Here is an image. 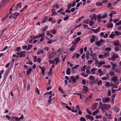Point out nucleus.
<instances>
[{
	"mask_svg": "<svg viewBox=\"0 0 121 121\" xmlns=\"http://www.w3.org/2000/svg\"><path fill=\"white\" fill-rule=\"evenodd\" d=\"M118 56L117 54H113L112 57L108 58V60H115L116 58H117Z\"/></svg>",
	"mask_w": 121,
	"mask_h": 121,
	"instance_id": "f03ea898",
	"label": "nucleus"
},
{
	"mask_svg": "<svg viewBox=\"0 0 121 121\" xmlns=\"http://www.w3.org/2000/svg\"><path fill=\"white\" fill-rule=\"evenodd\" d=\"M86 111L87 112L88 114L90 115H91L92 113L88 109H86Z\"/></svg>",
	"mask_w": 121,
	"mask_h": 121,
	"instance_id": "8fccbe9b",
	"label": "nucleus"
},
{
	"mask_svg": "<svg viewBox=\"0 0 121 121\" xmlns=\"http://www.w3.org/2000/svg\"><path fill=\"white\" fill-rule=\"evenodd\" d=\"M27 86V88L28 91L30 89V85L29 84H24V86Z\"/></svg>",
	"mask_w": 121,
	"mask_h": 121,
	"instance_id": "412c9836",
	"label": "nucleus"
},
{
	"mask_svg": "<svg viewBox=\"0 0 121 121\" xmlns=\"http://www.w3.org/2000/svg\"><path fill=\"white\" fill-rule=\"evenodd\" d=\"M19 14V13L16 12L15 13L13 16V18L14 19H15L17 18V16H18Z\"/></svg>",
	"mask_w": 121,
	"mask_h": 121,
	"instance_id": "4468645a",
	"label": "nucleus"
},
{
	"mask_svg": "<svg viewBox=\"0 0 121 121\" xmlns=\"http://www.w3.org/2000/svg\"><path fill=\"white\" fill-rule=\"evenodd\" d=\"M43 50H39L38 52H37V54L39 55L40 53L43 54Z\"/></svg>",
	"mask_w": 121,
	"mask_h": 121,
	"instance_id": "e433bc0d",
	"label": "nucleus"
},
{
	"mask_svg": "<svg viewBox=\"0 0 121 121\" xmlns=\"http://www.w3.org/2000/svg\"><path fill=\"white\" fill-rule=\"evenodd\" d=\"M112 70L115 69V67H116L117 65L114 63H113L112 64Z\"/></svg>",
	"mask_w": 121,
	"mask_h": 121,
	"instance_id": "7c9ffc66",
	"label": "nucleus"
},
{
	"mask_svg": "<svg viewBox=\"0 0 121 121\" xmlns=\"http://www.w3.org/2000/svg\"><path fill=\"white\" fill-rule=\"evenodd\" d=\"M83 88L84 91H82V93L83 94H85L88 91L87 87L86 86H83Z\"/></svg>",
	"mask_w": 121,
	"mask_h": 121,
	"instance_id": "6e6552de",
	"label": "nucleus"
},
{
	"mask_svg": "<svg viewBox=\"0 0 121 121\" xmlns=\"http://www.w3.org/2000/svg\"><path fill=\"white\" fill-rule=\"evenodd\" d=\"M25 51H22L18 53H16V54L20 56V57H24L25 56Z\"/></svg>",
	"mask_w": 121,
	"mask_h": 121,
	"instance_id": "7ed1b4c3",
	"label": "nucleus"
},
{
	"mask_svg": "<svg viewBox=\"0 0 121 121\" xmlns=\"http://www.w3.org/2000/svg\"><path fill=\"white\" fill-rule=\"evenodd\" d=\"M35 91L38 94H39V91L37 87L35 89Z\"/></svg>",
	"mask_w": 121,
	"mask_h": 121,
	"instance_id": "13d9d810",
	"label": "nucleus"
},
{
	"mask_svg": "<svg viewBox=\"0 0 121 121\" xmlns=\"http://www.w3.org/2000/svg\"><path fill=\"white\" fill-rule=\"evenodd\" d=\"M48 28V26H45L42 29V30H43V31H45Z\"/></svg>",
	"mask_w": 121,
	"mask_h": 121,
	"instance_id": "de8ad7c7",
	"label": "nucleus"
},
{
	"mask_svg": "<svg viewBox=\"0 0 121 121\" xmlns=\"http://www.w3.org/2000/svg\"><path fill=\"white\" fill-rule=\"evenodd\" d=\"M39 68L41 69L42 73L43 74V75H44V71L45 70V69L44 68H43L40 66H38Z\"/></svg>",
	"mask_w": 121,
	"mask_h": 121,
	"instance_id": "9b49d317",
	"label": "nucleus"
},
{
	"mask_svg": "<svg viewBox=\"0 0 121 121\" xmlns=\"http://www.w3.org/2000/svg\"><path fill=\"white\" fill-rule=\"evenodd\" d=\"M111 49L110 48L107 47L105 49V51H111Z\"/></svg>",
	"mask_w": 121,
	"mask_h": 121,
	"instance_id": "603ef678",
	"label": "nucleus"
},
{
	"mask_svg": "<svg viewBox=\"0 0 121 121\" xmlns=\"http://www.w3.org/2000/svg\"><path fill=\"white\" fill-rule=\"evenodd\" d=\"M107 75L106 77H104L102 78V79L103 80H106L109 78L108 74H107Z\"/></svg>",
	"mask_w": 121,
	"mask_h": 121,
	"instance_id": "a211bd4d",
	"label": "nucleus"
},
{
	"mask_svg": "<svg viewBox=\"0 0 121 121\" xmlns=\"http://www.w3.org/2000/svg\"><path fill=\"white\" fill-rule=\"evenodd\" d=\"M114 46H118V45H119V43L117 42H114Z\"/></svg>",
	"mask_w": 121,
	"mask_h": 121,
	"instance_id": "052dcab7",
	"label": "nucleus"
},
{
	"mask_svg": "<svg viewBox=\"0 0 121 121\" xmlns=\"http://www.w3.org/2000/svg\"><path fill=\"white\" fill-rule=\"evenodd\" d=\"M107 15L106 14V13H104V15H103L102 17H101V18L103 19L104 18L106 17Z\"/></svg>",
	"mask_w": 121,
	"mask_h": 121,
	"instance_id": "bf43d9fd",
	"label": "nucleus"
},
{
	"mask_svg": "<svg viewBox=\"0 0 121 121\" xmlns=\"http://www.w3.org/2000/svg\"><path fill=\"white\" fill-rule=\"evenodd\" d=\"M110 106L109 104H105L104 106V109L106 110H108L110 107Z\"/></svg>",
	"mask_w": 121,
	"mask_h": 121,
	"instance_id": "9d476101",
	"label": "nucleus"
},
{
	"mask_svg": "<svg viewBox=\"0 0 121 121\" xmlns=\"http://www.w3.org/2000/svg\"><path fill=\"white\" fill-rule=\"evenodd\" d=\"M45 34L44 33H43L42 34H39V35H38V37L39 38V37H45Z\"/></svg>",
	"mask_w": 121,
	"mask_h": 121,
	"instance_id": "5701e85b",
	"label": "nucleus"
},
{
	"mask_svg": "<svg viewBox=\"0 0 121 121\" xmlns=\"http://www.w3.org/2000/svg\"><path fill=\"white\" fill-rule=\"evenodd\" d=\"M79 66L78 65H76L74 67H73L72 68V69H77V67H79Z\"/></svg>",
	"mask_w": 121,
	"mask_h": 121,
	"instance_id": "ea45409f",
	"label": "nucleus"
},
{
	"mask_svg": "<svg viewBox=\"0 0 121 121\" xmlns=\"http://www.w3.org/2000/svg\"><path fill=\"white\" fill-rule=\"evenodd\" d=\"M115 50L116 52H117L119 50V49L117 47H115Z\"/></svg>",
	"mask_w": 121,
	"mask_h": 121,
	"instance_id": "338daca9",
	"label": "nucleus"
},
{
	"mask_svg": "<svg viewBox=\"0 0 121 121\" xmlns=\"http://www.w3.org/2000/svg\"><path fill=\"white\" fill-rule=\"evenodd\" d=\"M32 70V68H31L28 69V70L27 71V73L29 75L30 74Z\"/></svg>",
	"mask_w": 121,
	"mask_h": 121,
	"instance_id": "c756f323",
	"label": "nucleus"
},
{
	"mask_svg": "<svg viewBox=\"0 0 121 121\" xmlns=\"http://www.w3.org/2000/svg\"><path fill=\"white\" fill-rule=\"evenodd\" d=\"M102 100L104 103H107L110 100V99L108 97L103 98L102 99Z\"/></svg>",
	"mask_w": 121,
	"mask_h": 121,
	"instance_id": "39448f33",
	"label": "nucleus"
},
{
	"mask_svg": "<svg viewBox=\"0 0 121 121\" xmlns=\"http://www.w3.org/2000/svg\"><path fill=\"white\" fill-rule=\"evenodd\" d=\"M22 5L21 3H19L18 4L16 8V9H17L18 8H21V7Z\"/></svg>",
	"mask_w": 121,
	"mask_h": 121,
	"instance_id": "2f4dec72",
	"label": "nucleus"
},
{
	"mask_svg": "<svg viewBox=\"0 0 121 121\" xmlns=\"http://www.w3.org/2000/svg\"><path fill=\"white\" fill-rule=\"evenodd\" d=\"M27 5H26L24 7L23 9H22L21 10H20V12H23L25 9L27 8Z\"/></svg>",
	"mask_w": 121,
	"mask_h": 121,
	"instance_id": "f704fd0d",
	"label": "nucleus"
},
{
	"mask_svg": "<svg viewBox=\"0 0 121 121\" xmlns=\"http://www.w3.org/2000/svg\"><path fill=\"white\" fill-rule=\"evenodd\" d=\"M121 24V20L120 21L116 23V25H119Z\"/></svg>",
	"mask_w": 121,
	"mask_h": 121,
	"instance_id": "774afa93",
	"label": "nucleus"
},
{
	"mask_svg": "<svg viewBox=\"0 0 121 121\" xmlns=\"http://www.w3.org/2000/svg\"><path fill=\"white\" fill-rule=\"evenodd\" d=\"M110 55V53L108 52L105 53L103 54L104 57H103V59H104L106 57L109 56Z\"/></svg>",
	"mask_w": 121,
	"mask_h": 121,
	"instance_id": "f8f14e48",
	"label": "nucleus"
},
{
	"mask_svg": "<svg viewBox=\"0 0 121 121\" xmlns=\"http://www.w3.org/2000/svg\"><path fill=\"white\" fill-rule=\"evenodd\" d=\"M97 17L96 15V14H94L93 15V18L92 19H94L95 20H96V19Z\"/></svg>",
	"mask_w": 121,
	"mask_h": 121,
	"instance_id": "c03bdc74",
	"label": "nucleus"
},
{
	"mask_svg": "<svg viewBox=\"0 0 121 121\" xmlns=\"http://www.w3.org/2000/svg\"><path fill=\"white\" fill-rule=\"evenodd\" d=\"M95 37L94 35H92V38L90 40L91 42L92 43L94 42V41H95Z\"/></svg>",
	"mask_w": 121,
	"mask_h": 121,
	"instance_id": "6ab92c4d",
	"label": "nucleus"
},
{
	"mask_svg": "<svg viewBox=\"0 0 121 121\" xmlns=\"http://www.w3.org/2000/svg\"><path fill=\"white\" fill-rule=\"evenodd\" d=\"M58 88L59 90L60 91L61 93L62 94H64L65 93V92L63 91L61 87H59Z\"/></svg>",
	"mask_w": 121,
	"mask_h": 121,
	"instance_id": "c85d7f7f",
	"label": "nucleus"
},
{
	"mask_svg": "<svg viewBox=\"0 0 121 121\" xmlns=\"http://www.w3.org/2000/svg\"><path fill=\"white\" fill-rule=\"evenodd\" d=\"M98 57L100 58H102L103 59V57H104V55H102L101 54H99V55Z\"/></svg>",
	"mask_w": 121,
	"mask_h": 121,
	"instance_id": "69168bd1",
	"label": "nucleus"
},
{
	"mask_svg": "<svg viewBox=\"0 0 121 121\" xmlns=\"http://www.w3.org/2000/svg\"><path fill=\"white\" fill-rule=\"evenodd\" d=\"M47 18H45L43 19V20L42 21V23H43L45 22L47 20Z\"/></svg>",
	"mask_w": 121,
	"mask_h": 121,
	"instance_id": "5fc2aeb1",
	"label": "nucleus"
},
{
	"mask_svg": "<svg viewBox=\"0 0 121 121\" xmlns=\"http://www.w3.org/2000/svg\"><path fill=\"white\" fill-rule=\"evenodd\" d=\"M79 120L80 121H86V120L85 118L82 117H81Z\"/></svg>",
	"mask_w": 121,
	"mask_h": 121,
	"instance_id": "a18cd8bd",
	"label": "nucleus"
},
{
	"mask_svg": "<svg viewBox=\"0 0 121 121\" xmlns=\"http://www.w3.org/2000/svg\"><path fill=\"white\" fill-rule=\"evenodd\" d=\"M71 78V80L73 81L74 83L75 82L76 80L74 77H73L72 76Z\"/></svg>",
	"mask_w": 121,
	"mask_h": 121,
	"instance_id": "72a5a7b5",
	"label": "nucleus"
},
{
	"mask_svg": "<svg viewBox=\"0 0 121 121\" xmlns=\"http://www.w3.org/2000/svg\"><path fill=\"white\" fill-rule=\"evenodd\" d=\"M96 69L95 68H93L91 70V71L92 72V74H94L95 73H93L95 71V70Z\"/></svg>",
	"mask_w": 121,
	"mask_h": 121,
	"instance_id": "c9c22d12",
	"label": "nucleus"
},
{
	"mask_svg": "<svg viewBox=\"0 0 121 121\" xmlns=\"http://www.w3.org/2000/svg\"><path fill=\"white\" fill-rule=\"evenodd\" d=\"M85 117L86 119H88L91 121L94 120V117L92 116H90L89 115H86L85 116Z\"/></svg>",
	"mask_w": 121,
	"mask_h": 121,
	"instance_id": "20e7f679",
	"label": "nucleus"
},
{
	"mask_svg": "<svg viewBox=\"0 0 121 121\" xmlns=\"http://www.w3.org/2000/svg\"><path fill=\"white\" fill-rule=\"evenodd\" d=\"M117 77L116 76L113 77L112 79V80L114 82L117 81Z\"/></svg>",
	"mask_w": 121,
	"mask_h": 121,
	"instance_id": "4be33fe9",
	"label": "nucleus"
},
{
	"mask_svg": "<svg viewBox=\"0 0 121 121\" xmlns=\"http://www.w3.org/2000/svg\"><path fill=\"white\" fill-rule=\"evenodd\" d=\"M69 110L70 111H71V112H78V111L77 110H74L73 109H71V108H70L69 107Z\"/></svg>",
	"mask_w": 121,
	"mask_h": 121,
	"instance_id": "cd10ccee",
	"label": "nucleus"
},
{
	"mask_svg": "<svg viewBox=\"0 0 121 121\" xmlns=\"http://www.w3.org/2000/svg\"><path fill=\"white\" fill-rule=\"evenodd\" d=\"M52 74V69L51 68L49 71L48 72V74L50 75H51Z\"/></svg>",
	"mask_w": 121,
	"mask_h": 121,
	"instance_id": "a19ab883",
	"label": "nucleus"
},
{
	"mask_svg": "<svg viewBox=\"0 0 121 121\" xmlns=\"http://www.w3.org/2000/svg\"><path fill=\"white\" fill-rule=\"evenodd\" d=\"M105 41L102 39L100 40L99 41H98L95 42V43L98 47L101 46L102 43H104Z\"/></svg>",
	"mask_w": 121,
	"mask_h": 121,
	"instance_id": "f257e3e1",
	"label": "nucleus"
},
{
	"mask_svg": "<svg viewBox=\"0 0 121 121\" xmlns=\"http://www.w3.org/2000/svg\"><path fill=\"white\" fill-rule=\"evenodd\" d=\"M81 40L79 37H78L75 39L74 42L73 43V45L77 44L78 42Z\"/></svg>",
	"mask_w": 121,
	"mask_h": 121,
	"instance_id": "0eeeda50",
	"label": "nucleus"
},
{
	"mask_svg": "<svg viewBox=\"0 0 121 121\" xmlns=\"http://www.w3.org/2000/svg\"><path fill=\"white\" fill-rule=\"evenodd\" d=\"M109 74L111 76H113L114 75V73L112 71L110 72Z\"/></svg>",
	"mask_w": 121,
	"mask_h": 121,
	"instance_id": "4d7b16f0",
	"label": "nucleus"
},
{
	"mask_svg": "<svg viewBox=\"0 0 121 121\" xmlns=\"http://www.w3.org/2000/svg\"><path fill=\"white\" fill-rule=\"evenodd\" d=\"M102 118V116H101L97 115L96 116L95 118L96 119L101 118Z\"/></svg>",
	"mask_w": 121,
	"mask_h": 121,
	"instance_id": "0e129e2a",
	"label": "nucleus"
},
{
	"mask_svg": "<svg viewBox=\"0 0 121 121\" xmlns=\"http://www.w3.org/2000/svg\"><path fill=\"white\" fill-rule=\"evenodd\" d=\"M88 29H89L92 30L93 31L94 33H97L99 32V31L100 29L99 28H98L96 30L94 29H91V28H87Z\"/></svg>",
	"mask_w": 121,
	"mask_h": 121,
	"instance_id": "423d86ee",
	"label": "nucleus"
},
{
	"mask_svg": "<svg viewBox=\"0 0 121 121\" xmlns=\"http://www.w3.org/2000/svg\"><path fill=\"white\" fill-rule=\"evenodd\" d=\"M116 35L117 36H118L121 35V32L118 31H115L114 32Z\"/></svg>",
	"mask_w": 121,
	"mask_h": 121,
	"instance_id": "a878e982",
	"label": "nucleus"
},
{
	"mask_svg": "<svg viewBox=\"0 0 121 121\" xmlns=\"http://www.w3.org/2000/svg\"><path fill=\"white\" fill-rule=\"evenodd\" d=\"M89 79L90 80H93L94 79V78L93 76H90L89 78Z\"/></svg>",
	"mask_w": 121,
	"mask_h": 121,
	"instance_id": "6e6d98bb",
	"label": "nucleus"
},
{
	"mask_svg": "<svg viewBox=\"0 0 121 121\" xmlns=\"http://www.w3.org/2000/svg\"><path fill=\"white\" fill-rule=\"evenodd\" d=\"M81 74L82 76L83 77H86L87 76H88V74H85V73H81Z\"/></svg>",
	"mask_w": 121,
	"mask_h": 121,
	"instance_id": "09e8293b",
	"label": "nucleus"
},
{
	"mask_svg": "<svg viewBox=\"0 0 121 121\" xmlns=\"http://www.w3.org/2000/svg\"><path fill=\"white\" fill-rule=\"evenodd\" d=\"M99 112V109H97V110L93 112L92 115L94 116H95L96 114Z\"/></svg>",
	"mask_w": 121,
	"mask_h": 121,
	"instance_id": "2eb2a0df",
	"label": "nucleus"
},
{
	"mask_svg": "<svg viewBox=\"0 0 121 121\" xmlns=\"http://www.w3.org/2000/svg\"><path fill=\"white\" fill-rule=\"evenodd\" d=\"M105 63V62L104 61H100L99 62V64L98 65V67H99L101 66L102 65L104 64Z\"/></svg>",
	"mask_w": 121,
	"mask_h": 121,
	"instance_id": "ddd939ff",
	"label": "nucleus"
},
{
	"mask_svg": "<svg viewBox=\"0 0 121 121\" xmlns=\"http://www.w3.org/2000/svg\"><path fill=\"white\" fill-rule=\"evenodd\" d=\"M17 52H18L21 50V48L20 47H17Z\"/></svg>",
	"mask_w": 121,
	"mask_h": 121,
	"instance_id": "e2e57ef3",
	"label": "nucleus"
},
{
	"mask_svg": "<svg viewBox=\"0 0 121 121\" xmlns=\"http://www.w3.org/2000/svg\"><path fill=\"white\" fill-rule=\"evenodd\" d=\"M95 65H98V66L99 64V62H98V61L96 59L95 60Z\"/></svg>",
	"mask_w": 121,
	"mask_h": 121,
	"instance_id": "680f3d73",
	"label": "nucleus"
},
{
	"mask_svg": "<svg viewBox=\"0 0 121 121\" xmlns=\"http://www.w3.org/2000/svg\"><path fill=\"white\" fill-rule=\"evenodd\" d=\"M94 22L93 21H90L89 22V25L90 26H92L94 24Z\"/></svg>",
	"mask_w": 121,
	"mask_h": 121,
	"instance_id": "79ce46f5",
	"label": "nucleus"
},
{
	"mask_svg": "<svg viewBox=\"0 0 121 121\" xmlns=\"http://www.w3.org/2000/svg\"><path fill=\"white\" fill-rule=\"evenodd\" d=\"M88 19L85 20L83 21V22L86 24H88Z\"/></svg>",
	"mask_w": 121,
	"mask_h": 121,
	"instance_id": "864d4df0",
	"label": "nucleus"
},
{
	"mask_svg": "<svg viewBox=\"0 0 121 121\" xmlns=\"http://www.w3.org/2000/svg\"><path fill=\"white\" fill-rule=\"evenodd\" d=\"M53 9L55 7H56L57 9H58L59 7L58 6V5L57 4H56L54 5H53L52 6Z\"/></svg>",
	"mask_w": 121,
	"mask_h": 121,
	"instance_id": "58836bf2",
	"label": "nucleus"
},
{
	"mask_svg": "<svg viewBox=\"0 0 121 121\" xmlns=\"http://www.w3.org/2000/svg\"><path fill=\"white\" fill-rule=\"evenodd\" d=\"M52 14L51 15L52 16H53L54 15H56L57 13L55 12V10L54 9H53L51 10Z\"/></svg>",
	"mask_w": 121,
	"mask_h": 121,
	"instance_id": "dca6fc26",
	"label": "nucleus"
},
{
	"mask_svg": "<svg viewBox=\"0 0 121 121\" xmlns=\"http://www.w3.org/2000/svg\"><path fill=\"white\" fill-rule=\"evenodd\" d=\"M98 73H100L99 75L101 76L103 73V72L100 69H99L98 70Z\"/></svg>",
	"mask_w": 121,
	"mask_h": 121,
	"instance_id": "393cba45",
	"label": "nucleus"
},
{
	"mask_svg": "<svg viewBox=\"0 0 121 121\" xmlns=\"http://www.w3.org/2000/svg\"><path fill=\"white\" fill-rule=\"evenodd\" d=\"M61 104L62 106H65V107L67 109H68V106L66 105V104L63 103H61Z\"/></svg>",
	"mask_w": 121,
	"mask_h": 121,
	"instance_id": "37998d69",
	"label": "nucleus"
},
{
	"mask_svg": "<svg viewBox=\"0 0 121 121\" xmlns=\"http://www.w3.org/2000/svg\"><path fill=\"white\" fill-rule=\"evenodd\" d=\"M75 46L74 45H73L72 47L70 48V51H73L75 50Z\"/></svg>",
	"mask_w": 121,
	"mask_h": 121,
	"instance_id": "473e14b6",
	"label": "nucleus"
},
{
	"mask_svg": "<svg viewBox=\"0 0 121 121\" xmlns=\"http://www.w3.org/2000/svg\"><path fill=\"white\" fill-rule=\"evenodd\" d=\"M51 33L53 34H54L56 33V31L54 29H52L51 30Z\"/></svg>",
	"mask_w": 121,
	"mask_h": 121,
	"instance_id": "bb28decb",
	"label": "nucleus"
},
{
	"mask_svg": "<svg viewBox=\"0 0 121 121\" xmlns=\"http://www.w3.org/2000/svg\"><path fill=\"white\" fill-rule=\"evenodd\" d=\"M107 26L108 27L112 28L113 27V25L112 23H108L107 24Z\"/></svg>",
	"mask_w": 121,
	"mask_h": 121,
	"instance_id": "f3484780",
	"label": "nucleus"
},
{
	"mask_svg": "<svg viewBox=\"0 0 121 121\" xmlns=\"http://www.w3.org/2000/svg\"><path fill=\"white\" fill-rule=\"evenodd\" d=\"M111 84L110 86L112 87V88H116L117 87V86L114 84Z\"/></svg>",
	"mask_w": 121,
	"mask_h": 121,
	"instance_id": "b1692460",
	"label": "nucleus"
},
{
	"mask_svg": "<svg viewBox=\"0 0 121 121\" xmlns=\"http://www.w3.org/2000/svg\"><path fill=\"white\" fill-rule=\"evenodd\" d=\"M103 67L105 68H110L111 67V66L109 65H104Z\"/></svg>",
	"mask_w": 121,
	"mask_h": 121,
	"instance_id": "3c124183",
	"label": "nucleus"
},
{
	"mask_svg": "<svg viewBox=\"0 0 121 121\" xmlns=\"http://www.w3.org/2000/svg\"><path fill=\"white\" fill-rule=\"evenodd\" d=\"M74 95L77 94L78 95H79L80 96V98L81 99H82V95L80 93H77L76 94H73Z\"/></svg>",
	"mask_w": 121,
	"mask_h": 121,
	"instance_id": "4c0bfd02",
	"label": "nucleus"
},
{
	"mask_svg": "<svg viewBox=\"0 0 121 121\" xmlns=\"http://www.w3.org/2000/svg\"><path fill=\"white\" fill-rule=\"evenodd\" d=\"M102 4L100 2H97L96 3V5L97 6H99L102 5Z\"/></svg>",
	"mask_w": 121,
	"mask_h": 121,
	"instance_id": "49530a36",
	"label": "nucleus"
},
{
	"mask_svg": "<svg viewBox=\"0 0 121 121\" xmlns=\"http://www.w3.org/2000/svg\"><path fill=\"white\" fill-rule=\"evenodd\" d=\"M12 118L13 119H14L16 121H19V118L17 117H16L15 116H13L12 117Z\"/></svg>",
	"mask_w": 121,
	"mask_h": 121,
	"instance_id": "aec40b11",
	"label": "nucleus"
},
{
	"mask_svg": "<svg viewBox=\"0 0 121 121\" xmlns=\"http://www.w3.org/2000/svg\"><path fill=\"white\" fill-rule=\"evenodd\" d=\"M98 103H95L93 104L92 105L91 107V108L93 110H95L98 106Z\"/></svg>",
	"mask_w": 121,
	"mask_h": 121,
	"instance_id": "1a4fd4ad",
	"label": "nucleus"
}]
</instances>
